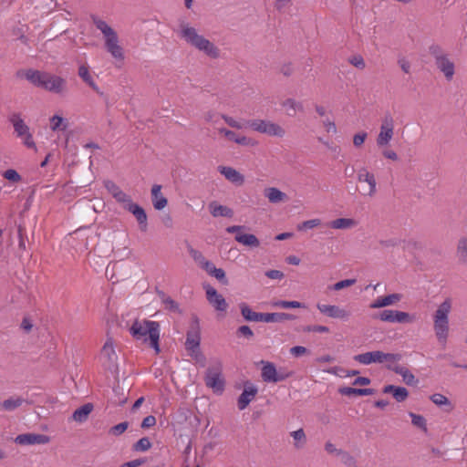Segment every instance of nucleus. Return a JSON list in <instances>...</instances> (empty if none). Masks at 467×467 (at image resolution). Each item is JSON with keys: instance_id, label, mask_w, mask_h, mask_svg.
<instances>
[{"instance_id": "f257e3e1", "label": "nucleus", "mask_w": 467, "mask_h": 467, "mask_svg": "<svg viewBox=\"0 0 467 467\" xmlns=\"http://www.w3.org/2000/svg\"><path fill=\"white\" fill-rule=\"evenodd\" d=\"M17 76H24L26 80L37 88L54 94L62 95L67 92V80L57 75L36 69L18 71Z\"/></svg>"}, {"instance_id": "f03ea898", "label": "nucleus", "mask_w": 467, "mask_h": 467, "mask_svg": "<svg viewBox=\"0 0 467 467\" xmlns=\"http://www.w3.org/2000/svg\"><path fill=\"white\" fill-rule=\"evenodd\" d=\"M180 36L185 40L187 44L192 46L200 51H202L212 58L219 57V48L203 36L199 35L194 27L190 26L188 24L182 22L180 25Z\"/></svg>"}, {"instance_id": "7ed1b4c3", "label": "nucleus", "mask_w": 467, "mask_h": 467, "mask_svg": "<svg viewBox=\"0 0 467 467\" xmlns=\"http://www.w3.org/2000/svg\"><path fill=\"white\" fill-rule=\"evenodd\" d=\"M130 333L137 340L149 342V346L160 352V324L157 321L144 320L140 322L136 320L130 327Z\"/></svg>"}, {"instance_id": "20e7f679", "label": "nucleus", "mask_w": 467, "mask_h": 467, "mask_svg": "<svg viewBox=\"0 0 467 467\" xmlns=\"http://www.w3.org/2000/svg\"><path fill=\"white\" fill-rule=\"evenodd\" d=\"M451 310V299H445L433 316V329L439 343L445 345L449 336V314Z\"/></svg>"}, {"instance_id": "39448f33", "label": "nucleus", "mask_w": 467, "mask_h": 467, "mask_svg": "<svg viewBox=\"0 0 467 467\" xmlns=\"http://www.w3.org/2000/svg\"><path fill=\"white\" fill-rule=\"evenodd\" d=\"M204 383L214 393H223L225 381L223 377V365L220 360H213L208 367L204 375Z\"/></svg>"}, {"instance_id": "423d86ee", "label": "nucleus", "mask_w": 467, "mask_h": 467, "mask_svg": "<svg viewBox=\"0 0 467 467\" xmlns=\"http://www.w3.org/2000/svg\"><path fill=\"white\" fill-rule=\"evenodd\" d=\"M246 125L254 131L272 137L282 138L285 134V130L283 127L266 119H251L246 122Z\"/></svg>"}, {"instance_id": "0eeeda50", "label": "nucleus", "mask_w": 467, "mask_h": 467, "mask_svg": "<svg viewBox=\"0 0 467 467\" xmlns=\"http://www.w3.org/2000/svg\"><path fill=\"white\" fill-rule=\"evenodd\" d=\"M373 319H379L383 322L411 324L416 321V316L408 312L385 309L372 316Z\"/></svg>"}, {"instance_id": "6e6552de", "label": "nucleus", "mask_w": 467, "mask_h": 467, "mask_svg": "<svg viewBox=\"0 0 467 467\" xmlns=\"http://www.w3.org/2000/svg\"><path fill=\"white\" fill-rule=\"evenodd\" d=\"M201 335L199 320L195 317L192 322L191 328L187 331L185 348L189 353L197 351L200 348Z\"/></svg>"}, {"instance_id": "1a4fd4ad", "label": "nucleus", "mask_w": 467, "mask_h": 467, "mask_svg": "<svg viewBox=\"0 0 467 467\" xmlns=\"http://www.w3.org/2000/svg\"><path fill=\"white\" fill-rule=\"evenodd\" d=\"M78 75L83 80V82H85L90 88H92L99 96L105 99L107 107H109V104L108 101L109 100L108 96L103 91H101L100 88L96 84V82L89 71L88 66L80 65L78 67Z\"/></svg>"}, {"instance_id": "9d476101", "label": "nucleus", "mask_w": 467, "mask_h": 467, "mask_svg": "<svg viewBox=\"0 0 467 467\" xmlns=\"http://www.w3.org/2000/svg\"><path fill=\"white\" fill-rule=\"evenodd\" d=\"M317 308L320 311V313L326 315L331 318H338L342 320L348 319L350 313L338 306L336 305H326L317 303Z\"/></svg>"}, {"instance_id": "9b49d317", "label": "nucleus", "mask_w": 467, "mask_h": 467, "mask_svg": "<svg viewBox=\"0 0 467 467\" xmlns=\"http://www.w3.org/2000/svg\"><path fill=\"white\" fill-rule=\"evenodd\" d=\"M206 298L210 305H212L215 310L225 312L228 307V304L224 297L220 295L215 288L211 285L205 286Z\"/></svg>"}, {"instance_id": "f8f14e48", "label": "nucleus", "mask_w": 467, "mask_h": 467, "mask_svg": "<svg viewBox=\"0 0 467 467\" xmlns=\"http://www.w3.org/2000/svg\"><path fill=\"white\" fill-rule=\"evenodd\" d=\"M50 441L45 434L25 433L16 436L15 441L20 445L47 444Z\"/></svg>"}, {"instance_id": "ddd939ff", "label": "nucleus", "mask_w": 467, "mask_h": 467, "mask_svg": "<svg viewBox=\"0 0 467 467\" xmlns=\"http://www.w3.org/2000/svg\"><path fill=\"white\" fill-rule=\"evenodd\" d=\"M124 209L135 216L140 231L146 232L148 229V217L144 209L135 202L130 203L129 206H124Z\"/></svg>"}, {"instance_id": "4468645a", "label": "nucleus", "mask_w": 467, "mask_h": 467, "mask_svg": "<svg viewBox=\"0 0 467 467\" xmlns=\"http://www.w3.org/2000/svg\"><path fill=\"white\" fill-rule=\"evenodd\" d=\"M358 181L359 182H367L368 191L364 195L374 196L377 192V182L373 173L369 172L367 168L363 167L358 171Z\"/></svg>"}, {"instance_id": "2eb2a0df", "label": "nucleus", "mask_w": 467, "mask_h": 467, "mask_svg": "<svg viewBox=\"0 0 467 467\" xmlns=\"http://www.w3.org/2000/svg\"><path fill=\"white\" fill-rule=\"evenodd\" d=\"M105 47L114 58L124 59L123 48L119 45L117 33L105 38Z\"/></svg>"}, {"instance_id": "dca6fc26", "label": "nucleus", "mask_w": 467, "mask_h": 467, "mask_svg": "<svg viewBox=\"0 0 467 467\" xmlns=\"http://www.w3.org/2000/svg\"><path fill=\"white\" fill-rule=\"evenodd\" d=\"M257 388L252 384H245L242 394L238 398L237 406L240 410H244L257 394Z\"/></svg>"}, {"instance_id": "f3484780", "label": "nucleus", "mask_w": 467, "mask_h": 467, "mask_svg": "<svg viewBox=\"0 0 467 467\" xmlns=\"http://www.w3.org/2000/svg\"><path fill=\"white\" fill-rule=\"evenodd\" d=\"M437 68L444 75L448 81L453 78L455 74V66L452 61L449 58V56L435 62Z\"/></svg>"}, {"instance_id": "a211bd4d", "label": "nucleus", "mask_w": 467, "mask_h": 467, "mask_svg": "<svg viewBox=\"0 0 467 467\" xmlns=\"http://www.w3.org/2000/svg\"><path fill=\"white\" fill-rule=\"evenodd\" d=\"M383 352L379 350L366 352L354 356V359L361 364L383 363Z\"/></svg>"}, {"instance_id": "6ab92c4d", "label": "nucleus", "mask_w": 467, "mask_h": 467, "mask_svg": "<svg viewBox=\"0 0 467 467\" xmlns=\"http://www.w3.org/2000/svg\"><path fill=\"white\" fill-rule=\"evenodd\" d=\"M389 370L395 372L402 377L403 381L409 385L413 386L418 383V380L415 379V376L405 367L400 365H387L386 366Z\"/></svg>"}, {"instance_id": "aec40b11", "label": "nucleus", "mask_w": 467, "mask_h": 467, "mask_svg": "<svg viewBox=\"0 0 467 467\" xmlns=\"http://www.w3.org/2000/svg\"><path fill=\"white\" fill-rule=\"evenodd\" d=\"M219 172L223 175L229 182L237 185H242L244 182V177L238 171L232 167L219 166Z\"/></svg>"}, {"instance_id": "412c9836", "label": "nucleus", "mask_w": 467, "mask_h": 467, "mask_svg": "<svg viewBox=\"0 0 467 467\" xmlns=\"http://www.w3.org/2000/svg\"><path fill=\"white\" fill-rule=\"evenodd\" d=\"M161 185L154 184L151 188V201L153 207L156 210H162L168 204V200L164 197L161 192Z\"/></svg>"}, {"instance_id": "4be33fe9", "label": "nucleus", "mask_w": 467, "mask_h": 467, "mask_svg": "<svg viewBox=\"0 0 467 467\" xmlns=\"http://www.w3.org/2000/svg\"><path fill=\"white\" fill-rule=\"evenodd\" d=\"M402 296L400 294H390L386 296H379L376 300H374L369 307L370 308H381L388 306L394 305L395 303L400 301Z\"/></svg>"}, {"instance_id": "5701e85b", "label": "nucleus", "mask_w": 467, "mask_h": 467, "mask_svg": "<svg viewBox=\"0 0 467 467\" xmlns=\"http://www.w3.org/2000/svg\"><path fill=\"white\" fill-rule=\"evenodd\" d=\"M383 393H386V394L391 393L393 398L398 402L404 401L409 396V392L406 388L399 387V386H395V385L385 386L383 388Z\"/></svg>"}, {"instance_id": "b1692460", "label": "nucleus", "mask_w": 467, "mask_h": 467, "mask_svg": "<svg viewBox=\"0 0 467 467\" xmlns=\"http://www.w3.org/2000/svg\"><path fill=\"white\" fill-rule=\"evenodd\" d=\"M241 314L246 321L250 322H263L264 313H258L253 311L246 303H241L239 305Z\"/></svg>"}, {"instance_id": "393cba45", "label": "nucleus", "mask_w": 467, "mask_h": 467, "mask_svg": "<svg viewBox=\"0 0 467 467\" xmlns=\"http://www.w3.org/2000/svg\"><path fill=\"white\" fill-rule=\"evenodd\" d=\"M209 211L213 217H227L231 218L234 215V211L224 205L219 204L216 202L209 203Z\"/></svg>"}, {"instance_id": "a878e982", "label": "nucleus", "mask_w": 467, "mask_h": 467, "mask_svg": "<svg viewBox=\"0 0 467 467\" xmlns=\"http://www.w3.org/2000/svg\"><path fill=\"white\" fill-rule=\"evenodd\" d=\"M263 368L261 377L265 382L276 383V368L274 363L269 361H262Z\"/></svg>"}, {"instance_id": "bb28decb", "label": "nucleus", "mask_w": 467, "mask_h": 467, "mask_svg": "<svg viewBox=\"0 0 467 467\" xmlns=\"http://www.w3.org/2000/svg\"><path fill=\"white\" fill-rule=\"evenodd\" d=\"M9 121L13 124L14 130L18 137H24L25 134L29 132L28 126L20 118L18 113H13L9 118Z\"/></svg>"}, {"instance_id": "cd10ccee", "label": "nucleus", "mask_w": 467, "mask_h": 467, "mask_svg": "<svg viewBox=\"0 0 467 467\" xmlns=\"http://www.w3.org/2000/svg\"><path fill=\"white\" fill-rule=\"evenodd\" d=\"M265 196L271 203H278L287 200L285 192L275 187H269L265 190Z\"/></svg>"}, {"instance_id": "c85d7f7f", "label": "nucleus", "mask_w": 467, "mask_h": 467, "mask_svg": "<svg viewBox=\"0 0 467 467\" xmlns=\"http://www.w3.org/2000/svg\"><path fill=\"white\" fill-rule=\"evenodd\" d=\"M296 316L289 313L278 312V313H264L263 322H283L285 320H294Z\"/></svg>"}, {"instance_id": "c756f323", "label": "nucleus", "mask_w": 467, "mask_h": 467, "mask_svg": "<svg viewBox=\"0 0 467 467\" xmlns=\"http://www.w3.org/2000/svg\"><path fill=\"white\" fill-rule=\"evenodd\" d=\"M282 107L286 109V114L290 117L296 116L297 111H303L304 107L302 102L296 101L294 99H286L281 103Z\"/></svg>"}, {"instance_id": "7c9ffc66", "label": "nucleus", "mask_w": 467, "mask_h": 467, "mask_svg": "<svg viewBox=\"0 0 467 467\" xmlns=\"http://www.w3.org/2000/svg\"><path fill=\"white\" fill-rule=\"evenodd\" d=\"M92 410L93 405L91 403L84 404L73 412L72 419L77 422H84L88 420Z\"/></svg>"}, {"instance_id": "2f4dec72", "label": "nucleus", "mask_w": 467, "mask_h": 467, "mask_svg": "<svg viewBox=\"0 0 467 467\" xmlns=\"http://www.w3.org/2000/svg\"><path fill=\"white\" fill-rule=\"evenodd\" d=\"M235 241L249 247H258L260 245L259 239L252 234H238L234 237Z\"/></svg>"}, {"instance_id": "473e14b6", "label": "nucleus", "mask_w": 467, "mask_h": 467, "mask_svg": "<svg viewBox=\"0 0 467 467\" xmlns=\"http://www.w3.org/2000/svg\"><path fill=\"white\" fill-rule=\"evenodd\" d=\"M338 392L341 395L345 396H352V395H358V396H368L372 395L374 393L373 389H356L351 387H343L338 389Z\"/></svg>"}, {"instance_id": "72a5a7b5", "label": "nucleus", "mask_w": 467, "mask_h": 467, "mask_svg": "<svg viewBox=\"0 0 467 467\" xmlns=\"http://www.w3.org/2000/svg\"><path fill=\"white\" fill-rule=\"evenodd\" d=\"M393 135H394V130L380 128L379 133L376 140L377 145L379 147L387 146L389 143V141L392 140Z\"/></svg>"}, {"instance_id": "f704fd0d", "label": "nucleus", "mask_w": 467, "mask_h": 467, "mask_svg": "<svg viewBox=\"0 0 467 467\" xmlns=\"http://www.w3.org/2000/svg\"><path fill=\"white\" fill-rule=\"evenodd\" d=\"M24 402H26V400L21 397L9 398L0 404V410L13 411L20 407Z\"/></svg>"}, {"instance_id": "c9c22d12", "label": "nucleus", "mask_w": 467, "mask_h": 467, "mask_svg": "<svg viewBox=\"0 0 467 467\" xmlns=\"http://www.w3.org/2000/svg\"><path fill=\"white\" fill-rule=\"evenodd\" d=\"M456 254L461 264L467 265V237L459 239Z\"/></svg>"}, {"instance_id": "e433bc0d", "label": "nucleus", "mask_w": 467, "mask_h": 467, "mask_svg": "<svg viewBox=\"0 0 467 467\" xmlns=\"http://www.w3.org/2000/svg\"><path fill=\"white\" fill-rule=\"evenodd\" d=\"M356 225L357 222L351 218H338L329 223V226L333 229H348Z\"/></svg>"}, {"instance_id": "4c0bfd02", "label": "nucleus", "mask_w": 467, "mask_h": 467, "mask_svg": "<svg viewBox=\"0 0 467 467\" xmlns=\"http://www.w3.org/2000/svg\"><path fill=\"white\" fill-rule=\"evenodd\" d=\"M101 356L105 358L109 362H113L117 358L111 338H108L104 344L101 349Z\"/></svg>"}, {"instance_id": "58836bf2", "label": "nucleus", "mask_w": 467, "mask_h": 467, "mask_svg": "<svg viewBox=\"0 0 467 467\" xmlns=\"http://www.w3.org/2000/svg\"><path fill=\"white\" fill-rule=\"evenodd\" d=\"M272 306L276 308H306V306L304 303L298 301H286V300H277L272 302Z\"/></svg>"}, {"instance_id": "ea45409f", "label": "nucleus", "mask_w": 467, "mask_h": 467, "mask_svg": "<svg viewBox=\"0 0 467 467\" xmlns=\"http://www.w3.org/2000/svg\"><path fill=\"white\" fill-rule=\"evenodd\" d=\"M290 435L294 439V446L296 449H301L306 443V436L305 431L302 428L292 431Z\"/></svg>"}, {"instance_id": "a19ab883", "label": "nucleus", "mask_w": 467, "mask_h": 467, "mask_svg": "<svg viewBox=\"0 0 467 467\" xmlns=\"http://www.w3.org/2000/svg\"><path fill=\"white\" fill-rule=\"evenodd\" d=\"M93 23L96 27L101 31L105 38L116 34L114 29L111 28L104 20H101L98 17H93Z\"/></svg>"}, {"instance_id": "79ce46f5", "label": "nucleus", "mask_w": 467, "mask_h": 467, "mask_svg": "<svg viewBox=\"0 0 467 467\" xmlns=\"http://www.w3.org/2000/svg\"><path fill=\"white\" fill-rule=\"evenodd\" d=\"M93 23L96 27L101 31L105 38L116 34L114 29L111 28L104 20H101L98 17H93Z\"/></svg>"}, {"instance_id": "37998d69", "label": "nucleus", "mask_w": 467, "mask_h": 467, "mask_svg": "<svg viewBox=\"0 0 467 467\" xmlns=\"http://www.w3.org/2000/svg\"><path fill=\"white\" fill-rule=\"evenodd\" d=\"M67 120L58 115H55L50 119V127L51 130L54 131L65 130L67 129Z\"/></svg>"}, {"instance_id": "c03bdc74", "label": "nucleus", "mask_w": 467, "mask_h": 467, "mask_svg": "<svg viewBox=\"0 0 467 467\" xmlns=\"http://www.w3.org/2000/svg\"><path fill=\"white\" fill-rule=\"evenodd\" d=\"M409 415L411 418V423L415 427L422 430L424 432L428 431L427 421L423 416L413 413V412H410Z\"/></svg>"}, {"instance_id": "a18cd8bd", "label": "nucleus", "mask_w": 467, "mask_h": 467, "mask_svg": "<svg viewBox=\"0 0 467 467\" xmlns=\"http://www.w3.org/2000/svg\"><path fill=\"white\" fill-rule=\"evenodd\" d=\"M151 446L152 443L150 439L148 437H143L132 445V450L134 451H146L150 450Z\"/></svg>"}, {"instance_id": "49530a36", "label": "nucleus", "mask_w": 467, "mask_h": 467, "mask_svg": "<svg viewBox=\"0 0 467 467\" xmlns=\"http://www.w3.org/2000/svg\"><path fill=\"white\" fill-rule=\"evenodd\" d=\"M429 53L433 57L435 62L448 56L441 46L433 44L429 47Z\"/></svg>"}, {"instance_id": "de8ad7c7", "label": "nucleus", "mask_w": 467, "mask_h": 467, "mask_svg": "<svg viewBox=\"0 0 467 467\" xmlns=\"http://www.w3.org/2000/svg\"><path fill=\"white\" fill-rule=\"evenodd\" d=\"M338 455H341V462L347 466V467H357V461L356 459L350 455L348 451L339 450Z\"/></svg>"}, {"instance_id": "09e8293b", "label": "nucleus", "mask_w": 467, "mask_h": 467, "mask_svg": "<svg viewBox=\"0 0 467 467\" xmlns=\"http://www.w3.org/2000/svg\"><path fill=\"white\" fill-rule=\"evenodd\" d=\"M4 179L17 183L22 180L21 175L14 169H8L2 173Z\"/></svg>"}, {"instance_id": "8fccbe9b", "label": "nucleus", "mask_w": 467, "mask_h": 467, "mask_svg": "<svg viewBox=\"0 0 467 467\" xmlns=\"http://www.w3.org/2000/svg\"><path fill=\"white\" fill-rule=\"evenodd\" d=\"M402 358V355L399 353H384L382 355L383 363L387 365H395L394 363L400 361Z\"/></svg>"}, {"instance_id": "3c124183", "label": "nucleus", "mask_w": 467, "mask_h": 467, "mask_svg": "<svg viewBox=\"0 0 467 467\" xmlns=\"http://www.w3.org/2000/svg\"><path fill=\"white\" fill-rule=\"evenodd\" d=\"M431 400L437 406H443V405L450 406L451 405L450 400L446 396H444L441 393H435V394L431 395Z\"/></svg>"}, {"instance_id": "603ef678", "label": "nucleus", "mask_w": 467, "mask_h": 467, "mask_svg": "<svg viewBox=\"0 0 467 467\" xmlns=\"http://www.w3.org/2000/svg\"><path fill=\"white\" fill-rule=\"evenodd\" d=\"M128 427H129V422L123 421V422H120V423L111 427L109 429V434H111L113 436H119L128 429Z\"/></svg>"}, {"instance_id": "864d4df0", "label": "nucleus", "mask_w": 467, "mask_h": 467, "mask_svg": "<svg viewBox=\"0 0 467 467\" xmlns=\"http://www.w3.org/2000/svg\"><path fill=\"white\" fill-rule=\"evenodd\" d=\"M320 223H321L320 219H311V220L304 221L302 223L298 224L297 230L303 231L306 229H312V228H315V227L320 225Z\"/></svg>"}, {"instance_id": "5fc2aeb1", "label": "nucleus", "mask_w": 467, "mask_h": 467, "mask_svg": "<svg viewBox=\"0 0 467 467\" xmlns=\"http://www.w3.org/2000/svg\"><path fill=\"white\" fill-rule=\"evenodd\" d=\"M162 302L165 305V308L171 311L176 312L179 310V305L170 296H165L164 293H161Z\"/></svg>"}, {"instance_id": "6e6d98bb", "label": "nucleus", "mask_w": 467, "mask_h": 467, "mask_svg": "<svg viewBox=\"0 0 467 467\" xmlns=\"http://www.w3.org/2000/svg\"><path fill=\"white\" fill-rule=\"evenodd\" d=\"M114 199L123 204L124 206H129L130 203H132V200L130 195L126 194L122 190H119V192L114 196Z\"/></svg>"}, {"instance_id": "4d7b16f0", "label": "nucleus", "mask_w": 467, "mask_h": 467, "mask_svg": "<svg viewBox=\"0 0 467 467\" xmlns=\"http://www.w3.org/2000/svg\"><path fill=\"white\" fill-rule=\"evenodd\" d=\"M380 128L394 130V119L390 112H386L381 119Z\"/></svg>"}, {"instance_id": "13d9d810", "label": "nucleus", "mask_w": 467, "mask_h": 467, "mask_svg": "<svg viewBox=\"0 0 467 467\" xmlns=\"http://www.w3.org/2000/svg\"><path fill=\"white\" fill-rule=\"evenodd\" d=\"M237 337H244L247 339H251L254 337V332L250 328V327L244 325L237 328L236 330Z\"/></svg>"}, {"instance_id": "bf43d9fd", "label": "nucleus", "mask_w": 467, "mask_h": 467, "mask_svg": "<svg viewBox=\"0 0 467 467\" xmlns=\"http://www.w3.org/2000/svg\"><path fill=\"white\" fill-rule=\"evenodd\" d=\"M211 276L216 278L223 285H228V279L226 278L225 272L222 268L213 269V273L211 274Z\"/></svg>"}, {"instance_id": "052dcab7", "label": "nucleus", "mask_w": 467, "mask_h": 467, "mask_svg": "<svg viewBox=\"0 0 467 467\" xmlns=\"http://www.w3.org/2000/svg\"><path fill=\"white\" fill-rule=\"evenodd\" d=\"M218 132H219V134L224 136L228 140L234 141L235 143H236V139H238V137H239V134H237L236 132L233 131L231 130H227L225 128L218 129Z\"/></svg>"}, {"instance_id": "680f3d73", "label": "nucleus", "mask_w": 467, "mask_h": 467, "mask_svg": "<svg viewBox=\"0 0 467 467\" xmlns=\"http://www.w3.org/2000/svg\"><path fill=\"white\" fill-rule=\"evenodd\" d=\"M354 284H356V279H345L334 284L331 288L335 291H339L346 287L351 286Z\"/></svg>"}, {"instance_id": "e2e57ef3", "label": "nucleus", "mask_w": 467, "mask_h": 467, "mask_svg": "<svg viewBox=\"0 0 467 467\" xmlns=\"http://www.w3.org/2000/svg\"><path fill=\"white\" fill-rule=\"evenodd\" d=\"M188 252H189L190 255L192 256V258L199 265V266L206 259L200 251H198L192 247H189Z\"/></svg>"}, {"instance_id": "0e129e2a", "label": "nucleus", "mask_w": 467, "mask_h": 467, "mask_svg": "<svg viewBox=\"0 0 467 467\" xmlns=\"http://www.w3.org/2000/svg\"><path fill=\"white\" fill-rule=\"evenodd\" d=\"M236 143L242 146L251 147L257 145V141L255 140L244 135H239L238 139H236Z\"/></svg>"}, {"instance_id": "69168bd1", "label": "nucleus", "mask_w": 467, "mask_h": 467, "mask_svg": "<svg viewBox=\"0 0 467 467\" xmlns=\"http://www.w3.org/2000/svg\"><path fill=\"white\" fill-rule=\"evenodd\" d=\"M221 118L225 121V123L230 126L231 128H234V129H243L244 126L238 122L237 120H235L233 117H230L228 115H225V114H222L221 115Z\"/></svg>"}, {"instance_id": "338daca9", "label": "nucleus", "mask_w": 467, "mask_h": 467, "mask_svg": "<svg viewBox=\"0 0 467 467\" xmlns=\"http://www.w3.org/2000/svg\"><path fill=\"white\" fill-rule=\"evenodd\" d=\"M348 61L351 65L360 69H363L366 67L363 57L359 55L350 57Z\"/></svg>"}, {"instance_id": "774afa93", "label": "nucleus", "mask_w": 467, "mask_h": 467, "mask_svg": "<svg viewBox=\"0 0 467 467\" xmlns=\"http://www.w3.org/2000/svg\"><path fill=\"white\" fill-rule=\"evenodd\" d=\"M368 133L365 131L357 133L353 137V144L355 147H360L366 140Z\"/></svg>"}]
</instances>
